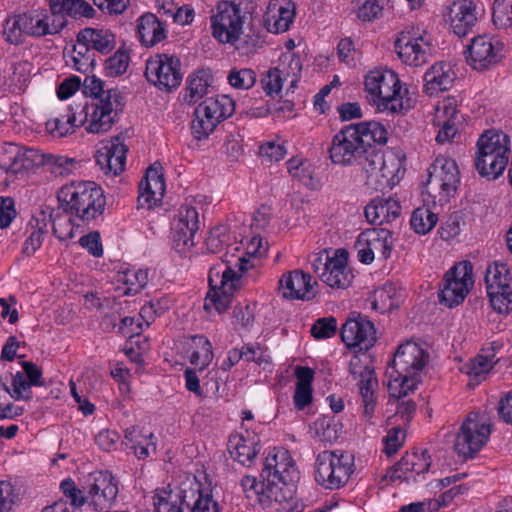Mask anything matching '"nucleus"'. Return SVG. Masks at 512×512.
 <instances>
[{"label":"nucleus","mask_w":512,"mask_h":512,"mask_svg":"<svg viewBox=\"0 0 512 512\" xmlns=\"http://www.w3.org/2000/svg\"><path fill=\"white\" fill-rule=\"evenodd\" d=\"M386 128L376 121H364L343 127L332 139L329 156L334 164L356 165L370 144H386Z\"/></svg>","instance_id":"f257e3e1"},{"label":"nucleus","mask_w":512,"mask_h":512,"mask_svg":"<svg viewBox=\"0 0 512 512\" xmlns=\"http://www.w3.org/2000/svg\"><path fill=\"white\" fill-rule=\"evenodd\" d=\"M427 357L415 342L407 341L398 347L385 372L391 397L399 400L416 389Z\"/></svg>","instance_id":"f03ea898"},{"label":"nucleus","mask_w":512,"mask_h":512,"mask_svg":"<svg viewBox=\"0 0 512 512\" xmlns=\"http://www.w3.org/2000/svg\"><path fill=\"white\" fill-rule=\"evenodd\" d=\"M83 87L84 93H89L96 100L92 104L93 112L86 127L87 132H107L123 111L124 101L120 91L116 88L104 89V82L95 76H86Z\"/></svg>","instance_id":"7ed1b4c3"},{"label":"nucleus","mask_w":512,"mask_h":512,"mask_svg":"<svg viewBox=\"0 0 512 512\" xmlns=\"http://www.w3.org/2000/svg\"><path fill=\"white\" fill-rule=\"evenodd\" d=\"M297 470L287 451L269 454L260 477L267 482L266 493L270 501L282 504L292 498V483Z\"/></svg>","instance_id":"20e7f679"},{"label":"nucleus","mask_w":512,"mask_h":512,"mask_svg":"<svg viewBox=\"0 0 512 512\" xmlns=\"http://www.w3.org/2000/svg\"><path fill=\"white\" fill-rule=\"evenodd\" d=\"M365 90L380 112L398 113L403 109L401 83L390 69H375L365 77Z\"/></svg>","instance_id":"39448f33"},{"label":"nucleus","mask_w":512,"mask_h":512,"mask_svg":"<svg viewBox=\"0 0 512 512\" xmlns=\"http://www.w3.org/2000/svg\"><path fill=\"white\" fill-rule=\"evenodd\" d=\"M66 212L76 215L83 221H90L103 214L106 199L103 190L92 181H79L66 184Z\"/></svg>","instance_id":"423d86ee"},{"label":"nucleus","mask_w":512,"mask_h":512,"mask_svg":"<svg viewBox=\"0 0 512 512\" xmlns=\"http://www.w3.org/2000/svg\"><path fill=\"white\" fill-rule=\"evenodd\" d=\"M353 473V457L337 451H323L315 461V481L325 489L336 490L343 487Z\"/></svg>","instance_id":"0eeeda50"},{"label":"nucleus","mask_w":512,"mask_h":512,"mask_svg":"<svg viewBox=\"0 0 512 512\" xmlns=\"http://www.w3.org/2000/svg\"><path fill=\"white\" fill-rule=\"evenodd\" d=\"M213 37L222 44H231L237 50L245 49L246 40L241 39L243 17L238 5L222 1L217 5V13L211 17Z\"/></svg>","instance_id":"6e6552de"},{"label":"nucleus","mask_w":512,"mask_h":512,"mask_svg":"<svg viewBox=\"0 0 512 512\" xmlns=\"http://www.w3.org/2000/svg\"><path fill=\"white\" fill-rule=\"evenodd\" d=\"M473 265L470 261L455 264L444 275L439 291L440 303L448 308L462 303L474 284Z\"/></svg>","instance_id":"1a4fd4ad"},{"label":"nucleus","mask_w":512,"mask_h":512,"mask_svg":"<svg viewBox=\"0 0 512 512\" xmlns=\"http://www.w3.org/2000/svg\"><path fill=\"white\" fill-rule=\"evenodd\" d=\"M240 275L229 265L224 270L213 267L209 271V285L204 309L214 308L218 313L224 312L231 304L233 292L236 290Z\"/></svg>","instance_id":"9d476101"},{"label":"nucleus","mask_w":512,"mask_h":512,"mask_svg":"<svg viewBox=\"0 0 512 512\" xmlns=\"http://www.w3.org/2000/svg\"><path fill=\"white\" fill-rule=\"evenodd\" d=\"M490 426L478 420V413L471 412L459 428L454 442V450L464 458H473L487 443Z\"/></svg>","instance_id":"9b49d317"},{"label":"nucleus","mask_w":512,"mask_h":512,"mask_svg":"<svg viewBox=\"0 0 512 512\" xmlns=\"http://www.w3.org/2000/svg\"><path fill=\"white\" fill-rule=\"evenodd\" d=\"M145 76L160 90L170 92L181 84V62L176 56L157 54L147 60Z\"/></svg>","instance_id":"f8f14e48"},{"label":"nucleus","mask_w":512,"mask_h":512,"mask_svg":"<svg viewBox=\"0 0 512 512\" xmlns=\"http://www.w3.org/2000/svg\"><path fill=\"white\" fill-rule=\"evenodd\" d=\"M156 512H219V507L209 496L203 497L199 489L182 490L173 497H158Z\"/></svg>","instance_id":"ddd939ff"},{"label":"nucleus","mask_w":512,"mask_h":512,"mask_svg":"<svg viewBox=\"0 0 512 512\" xmlns=\"http://www.w3.org/2000/svg\"><path fill=\"white\" fill-rule=\"evenodd\" d=\"M393 248L391 231L385 228L367 229L360 233L355 249L360 262L370 264L378 255L385 260L390 257Z\"/></svg>","instance_id":"4468645a"},{"label":"nucleus","mask_w":512,"mask_h":512,"mask_svg":"<svg viewBox=\"0 0 512 512\" xmlns=\"http://www.w3.org/2000/svg\"><path fill=\"white\" fill-rule=\"evenodd\" d=\"M349 372L355 380H358L363 414L365 417L371 418L376 404L374 388L378 385L371 361L366 355L363 358L355 355L350 360Z\"/></svg>","instance_id":"2eb2a0df"},{"label":"nucleus","mask_w":512,"mask_h":512,"mask_svg":"<svg viewBox=\"0 0 512 512\" xmlns=\"http://www.w3.org/2000/svg\"><path fill=\"white\" fill-rule=\"evenodd\" d=\"M395 50L405 64L420 66L428 60L431 43L425 35L412 28L399 34L395 41Z\"/></svg>","instance_id":"dca6fc26"},{"label":"nucleus","mask_w":512,"mask_h":512,"mask_svg":"<svg viewBox=\"0 0 512 512\" xmlns=\"http://www.w3.org/2000/svg\"><path fill=\"white\" fill-rule=\"evenodd\" d=\"M460 183L459 170L453 159L439 156L428 169L427 185L443 197L452 196Z\"/></svg>","instance_id":"f3484780"},{"label":"nucleus","mask_w":512,"mask_h":512,"mask_svg":"<svg viewBox=\"0 0 512 512\" xmlns=\"http://www.w3.org/2000/svg\"><path fill=\"white\" fill-rule=\"evenodd\" d=\"M88 494L95 511H106L116 502L119 492L115 477L109 471H98L89 475Z\"/></svg>","instance_id":"a211bd4d"},{"label":"nucleus","mask_w":512,"mask_h":512,"mask_svg":"<svg viewBox=\"0 0 512 512\" xmlns=\"http://www.w3.org/2000/svg\"><path fill=\"white\" fill-rule=\"evenodd\" d=\"M6 152L10 155L8 161L0 163V174H6L5 182L14 180L18 175L24 176L44 162V154L35 149L20 150L11 144Z\"/></svg>","instance_id":"6ab92c4d"},{"label":"nucleus","mask_w":512,"mask_h":512,"mask_svg":"<svg viewBox=\"0 0 512 512\" xmlns=\"http://www.w3.org/2000/svg\"><path fill=\"white\" fill-rule=\"evenodd\" d=\"M199 229V215L191 206H182L172 226L173 247L185 252L195 245L194 236Z\"/></svg>","instance_id":"aec40b11"},{"label":"nucleus","mask_w":512,"mask_h":512,"mask_svg":"<svg viewBox=\"0 0 512 512\" xmlns=\"http://www.w3.org/2000/svg\"><path fill=\"white\" fill-rule=\"evenodd\" d=\"M340 335L348 348H358L359 351H368L376 342L374 324L361 316L348 319L342 325Z\"/></svg>","instance_id":"412c9836"},{"label":"nucleus","mask_w":512,"mask_h":512,"mask_svg":"<svg viewBox=\"0 0 512 512\" xmlns=\"http://www.w3.org/2000/svg\"><path fill=\"white\" fill-rule=\"evenodd\" d=\"M467 62L475 70L483 71L497 64L501 58V47L483 35L474 37L467 47Z\"/></svg>","instance_id":"4be33fe9"},{"label":"nucleus","mask_w":512,"mask_h":512,"mask_svg":"<svg viewBox=\"0 0 512 512\" xmlns=\"http://www.w3.org/2000/svg\"><path fill=\"white\" fill-rule=\"evenodd\" d=\"M446 20L455 35L464 37L478 21L476 4L472 0H456L447 7Z\"/></svg>","instance_id":"5701e85b"},{"label":"nucleus","mask_w":512,"mask_h":512,"mask_svg":"<svg viewBox=\"0 0 512 512\" xmlns=\"http://www.w3.org/2000/svg\"><path fill=\"white\" fill-rule=\"evenodd\" d=\"M312 276L302 270H293L282 275L279 280V292L286 299L311 300L315 297Z\"/></svg>","instance_id":"b1692460"},{"label":"nucleus","mask_w":512,"mask_h":512,"mask_svg":"<svg viewBox=\"0 0 512 512\" xmlns=\"http://www.w3.org/2000/svg\"><path fill=\"white\" fill-rule=\"evenodd\" d=\"M431 465L430 456L427 450L421 453H406L395 465L389 468L384 475L385 480L394 482L396 480L409 481L410 474L419 475L429 470Z\"/></svg>","instance_id":"393cba45"},{"label":"nucleus","mask_w":512,"mask_h":512,"mask_svg":"<svg viewBox=\"0 0 512 512\" xmlns=\"http://www.w3.org/2000/svg\"><path fill=\"white\" fill-rule=\"evenodd\" d=\"M127 146L115 137L97 151L96 163L105 174L119 175L125 169Z\"/></svg>","instance_id":"a878e982"},{"label":"nucleus","mask_w":512,"mask_h":512,"mask_svg":"<svg viewBox=\"0 0 512 512\" xmlns=\"http://www.w3.org/2000/svg\"><path fill=\"white\" fill-rule=\"evenodd\" d=\"M165 181L161 173V166L151 165L139 184V206L147 205L148 208L153 207L158 201H161L165 193Z\"/></svg>","instance_id":"bb28decb"},{"label":"nucleus","mask_w":512,"mask_h":512,"mask_svg":"<svg viewBox=\"0 0 512 512\" xmlns=\"http://www.w3.org/2000/svg\"><path fill=\"white\" fill-rule=\"evenodd\" d=\"M353 277L348 266V253L344 249L336 250L322 281L331 288L345 289L350 286Z\"/></svg>","instance_id":"cd10ccee"},{"label":"nucleus","mask_w":512,"mask_h":512,"mask_svg":"<svg viewBox=\"0 0 512 512\" xmlns=\"http://www.w3.org/2000/svg\"><path fill=\"white\" fill-rule=\"evenodd\" d=\"M365 217L376 225L392 223L401 215V205L394 198H376L365 207Z\"/></svg>","instance_id":"c85d7f7f"},{"label":"nucleus","mask_w":512,"mask_h":512,"mask_svg":"<svg viewBox=\"0 0 512 512\" xmlns=\"http://www.w3.org/2000/svg\"><path fill=\"white\" fill-rule=\"evenodd\" d=\"M231 435L228 440V450L232 458L242 465L249 466L260 451L259 438L246 432Z\"/></svg>","instance_id":"c756f323"},{"label":"nucleus","mask_w":512,"mask_h":512,"mask_svg":"<svg viewBox=\"0 0 512 512\" xmlns=\"http://www.w3.org/2000/svg\"><path fill=\"white\" fill-rule=\"evenodd\" d=\"M454 79L455 73L449 64L436 63L424 74V91L428 95L446 91L452 86Z\"/></svg>","instance_id":"7c9ffc66"},{"label":"nucleus","mask_w":512,"mask_h":512,"mask_svg":"<svg viewBox=\"0 0 512 512\" xmlns=\"http://www.w3.org/2000/svg\"><path fill=\"white\" fill-rule=\"evenodd\" d=\"M356 165L361 166L365 171L368 182L373 177L378 179L380 176L386 180V183H389L393 175V171L388 169L386 161L384 160V155L380 151L376 150L373 147V144L365 147V152L361 155V159L357 161Z\"/></svg>","instance_id":"2f4dec72"},{"label":"nucleus","mask_w":512,"mask_h":512,"mask_svg":"<svg viewBox=\"0 0 512 512\" xmlns=\"http://www.w3.org/2000/svg\"><path fill=\"white\" fill-rule=\"evenodd\" d=\"M78 40L101 54H109L116 47V36L109 29L85 28L78 33Z\"/></svg>","instance_id":"473e14b6"},{"label":"nucleus","mask_w":512,"mask_h":512,"mask_svg":"<svg viewBox=\"0 0 512 512\" xmlns=\"http://www.w3.org/2000/svg\"><path fill=\"white\" fill-rule=\"evenodd\" d=\"M295 16V6L291 2H285V5L276 4L269 6L265 14L264 21L267 30L271 33H281L289 29Z\"/></svg>","instance_id":"72a5a7b5"},{"label":"nucleus","mask_w":512,"mask_h":512,"mask_svg":"<svg viewBox=\"0 0 512 512\" xmlns=\"http://www.w3.org/2000/svg\"><path fill=\"white\" fill-rule=\"evenodd\" d=\"M137 31L141 43L146 47H152L166 38L165 27L151 13L144 14L139 18Z\"/></svg>","instance_id":"f704fd0d"},{"label":"nucleus","mask_w":512,"mask_h":512,"mask_svg":"<svg viewBox=\"0 0 512 512\" xmlns=\"http://www.w3.org/2000/svg\"><path fill=\"white\" fill-rule=\"evenodd\" d=\"M477 151L496 156H509L510 139L502 131L487 130L477 142Z\"/></svg>","instance_id":"c9c22d12"},{"label":"nucleus","mask_w":512,"mask_h":512,"mask_svg":"<svg viewBox=\"0 0 512 512\" xmlns=\"http://www.w3.org/2000/svg\"><path fill=\"white\" fill-rule=\"evenodd\" d=\"M485 284L487 291L512 292V274L505 263L494 262L486 269Z\"/></svg>","instance_id":"e433bc0d"},{"label":"nucleus","mask_w":512,"mask_h":512,"mask_svg":"<svg viewBox=\"0 0 512 512\" xmlns=\"http://www.w3.org/2000/svg\"><path fill=\"white\" fill-rule=\"evenodd\" d=\"M509 156H496L477 151L475 154V168L482 177L496 179L504 172Z\"/></svg>","instance_id":"4c0bfd02"},{"label":"nucleus","mask_w":512,"mask_h":512,"mask_svg":"<svg viewBox=\"0 0 512 512\" xmlns=\"http://www.w3.org/2000/svg\"><path fill=\"white\" fill-rule=\"evenodd\" d=\"M199 106L205 110L208 115L213 117L218 124L232 116L235 111V103L228 95L208 97L201 102Z\"/></svg>","instance_id":"58836bf2"},{"label":"nucleus","mask_w":512,"mask_h":512,"mask_svg":"<svg viewBox=\"0 0 512 512\" xmlns=\"http://www.w3.org/2000/svg\"><path fill=\"white\" fill-rule=\"evenodd\" d=\"M212 83V75L209 70H199L188 78V85L184 95V101L195 104L207 94Z\"/></svg>","instance_id":"ea45409f"},{"label":"nucleus","mask_w":512,"mask_h":512,"mask_svg":"<svg viewBox=\"0 0 512 512\" xmlns=\"http://www.w3.org/2000/svg\"><path fill=\"white\" fill-rule=\"evenodd\" d=\"M16 23L22 28L24 35L43 36L46 34H54L50 29L48 17L42 18L39 15L25 13L16 16Z\"/></svg>","instance_id":"a19ab883"},{"label":"nucleus","mask_w":512,"mask_h":512,"mask_svg":"<svg viewBox=\"0 0 512 512\" xmlns=\"http://www.w3.org/2000/svg\"><path fill=\"white\" fill-rule=\"evenodd\" d=\"M267 251L268 242L264 241L260 236H254L247 245L246 253L237 259L235 266H237L241 272H245L255 265L251 261V258H262L267 254Z\"/></svg>","instance_id":"79ce46f5"},{"label":"nucleus","mask_w":512,"mask_h":512,"mask_svg":"<svg viewBox=\"0 0 512 512\" xmlns=\"http://www.w3.org/2000/svg\"><path fill=\"white\" fill-rule=\"evenodd\" d=\"M218 123L199 105L195 108L191 123L192 134L197 140L205 139L214 131Z\"/></svg>","instance_id":"37998d69"},{"label":"nucleus","mask_w":512,"mask_h":512,"mask_svg":"<svg viewBox=\"0 0 512 512\" xmlns=\"http://www.w3.org/2000/svg\"><path fill=\"white\" fill-rule=\"evenodd\" d=\"M437 220V215L423 206L413 211L410 224L416 233L426 234L436 225Z\"/></svg>","instance_id":"c03bdc74"},{"label":"nucleus","mask_w":512,"mask_h":512,"mask_svg":"<svg viewBox=\"0 0 512 512\" xmlns=\"http://www.w3.org/2000/svg\"><path fill=\"white\" fill-rule=\"evenodd\" d=\"M230 235L225 225H217L209 232L205 246L209 253L217 254L229 247Z\"/></svg>","instance_id":"a18cd8bd"},{"label":"nucleus","mask_w":512,"mask_h":512,"mask_svg":"<svg viewBox=\"0 0 512 512\" xmlns=\"http://www.w3.org/2000/svg\"><path fill=\"white\" fill-rule=\"evenodd\" d=\"M130 62L128 50L124 46L119 47L114 55L105 61V72L108 76L116 77L126 72Z\"/></svg>","instance_id":"49530a36"},{"label":"nucleus","mask_w":512,"mask_h":512,"mask_svg":"<svg viewBox=\"0 0 512 512\" xmlns=\"http://www.w3.org/2000/svg\"><path fill=\"white\" fill-rule=\"evenodd\" d=\"M492 19L498 29L512 28V0H495Z\"/></svg>","instance_id":"de8ad7c7"},{"label":"nucleus","mask_w":512,"mask_h":512,"mask_svg":"<svg viewBox=\"0 0 512 512\" xmlns=\"http://www.w3.org/2000/svg\"><path fill=\"white\" fill-rule=\"evenodd\" d=\"M66 499L70 506L66 512H82V507L88 503L90 497L85 495L84 491L71 478H66Z\"/></svg>","instance_id":"09e8293b"},{"label":"nucleus","mask_w":512,"mask_h":512,"mask_svg":"<svg viewBox=\"0 0 512 512\" xmlns=\"http://www.w3.org/2000/svg\"><path fill=\"white\" fill-rule=\"evenodd\" d=\"M227 80L236 89L248 90L256 82V73L250 68H233L228 73Z\"/></svg>","instance_id":"8fccbe9b"},{"label":"nucleus","mask_w":512,"mask_h":512,"mask_svg":"<svg viewBox=\"0 0 512 512\" xmlns=\"http://www.w3.org/2000/svg\"><path fill=\"white\" fill-rule=\"evenodd\" d=\"M492 367L491 360L488 357L478 355L469 363L464 365L463 371L471 380H474L476 384H478L483 376L492 369Z\"/></svg>","instance_id":"3c124183"},{"label":"nucleus","mask_w":512,"mask_h":512,"mask_svg":"<svg viewBox=\"0 0 512 512\" xmlns=\"http://www.w3.org/2000/svg\"><path fill=\"white\" fill-rule=\"evenodd\" d=\"M70 386V394L77 404V409L84 416L92 415L95 411V406L88 399L87 390L81 385L77 384L75 381H69Z\"/></svg>","instance_id":"603ef678"},{"label":"nucleus","mask_w":512,"mask_h":512,"mask_svg":"<svg viewBox=\"0 0 512 512\" xmlns=\"http://www.w3.org/2000/svg\"><path fill=\"white\" fill-rule=\"evenodd\" d=\"M198 343L201 344L200 351H194L191 354L190 362L200 370H204L213 359L212 345L208 339L203 336L195 337Z\"/></svg>","instance_id":"864d4df0"},{"label":"nucleus","mask_w":512,"mask_h":512,"mask_svg":"<svg viewBox=\"0 0 512 512\" xmlns=\"http://www.w3.org/2000/svg\"><path fill=\"white\" fill-rule=\"evenodd\" d=\"M394 291L392 285H385L382 288L376 289L373 294L372 308L381 313L392 310L394 307L392 300Z\"/></svg>","instance_id":"5fc2aeb1"},{"label":"nucleus","mask_w":512,"mask_h":512,"mask_svg":"<svg viewBox=\"0 0 512 512\" xmlns=\"http://www.w3.org/2000/svg\"><path fill=\"white\" fill-rule=\"evenodd\" d=\"M71 60L73 62V69L81 73H87L93 64L89 48L84 42L74 46Z\"/></svg>","instance_id":"6e6d98bb"},{"label":"nucleus","mask_w":512,"mask_h":512,"mask_svg":"<svg viewBox=\"0 0 512 512\" xmlns=\"http://www.w3.org/2000/svg\"><path fill=\"white\" fill-rule=\"evenodd\" d=\"M64 190V187L59 188L57 192V199L59 202V205L56 208H49L47 207V210H49V222L52 227L53 234L62 241L64 239L62 235V228H63V214H64V208H63V199L61 197V193Z\"/></svg>","instance_id":"4d7b16f0"},{"label":"nucleus","mask_w":512,"mask_h":512,"mask_svg":"<svg viewBox=\"0 0 512 512\" xmlns=\"http://www.w3.org/2000/svg\"><path fill=\"white\" fill-rule=\"evenodd\" d=\"M95 14V9L84 0H66V15L74 19H92Z\"/></svg>","instance_id":"13d9d810"},{"label":"nucleus","mask_w":512,"mask_h":512,"mask_svg":"<svg viewBox=\"0 0 512 512\" xmlns=\"http://www.w3.org/2000/svg\"><path fill=\"white\" fill-rule=\"evenodd\" d=\"M337 331V321L334 317L319 318L311 327V334L316 339H326L334 336Z\"/></svg>","instance_id":"bf43d9fd"},{"label":"nucleus","mask_w":512,"mask_h":512,"mask_svg":"<svg viewBox=\"0 0 512 512\" xmlns=\"http://www.w3.org/2000/svg\"><path fill=\"white\" fill-rule=\"evenodd\" d=\"M284 72L285 68L275 67L267 72L266 78L262 79L263 89L268 95L281 91Z\"/></svg>","instance_id":"052dcab7"},{"label":"nucleus","mask_w":512,"mask_h":512,"mask_svg":"<svg viewBox=\"0 0 512 512\" xmlns=\"http://www.w3.org/2000/svg\"><path fill=\"white\" fill-rule=\"evenodd\" d=\"M357 17L362 21L377 19L383 10L379 0H358Z\"/></svg>","instance_id":"680f3d73"},{"label":"nucleus","mask_w":512,"mask_h":512,"mask_svg":"<svg viewBox=\"0 0 512 512\" xmlns=\"http://www.w3.org/2000/svg\"><path fill=\"white\" fill-rule=\"evenodd\" d=\"M83 102L76 104H68L67 120L66 122L70 124L72 127H81L88 119V102L86 97H82Z\"/></svg>","instance_id":"e2e57ef3"},{"label":"nucleus","mask_w":512,"mask_h":512,"mask_svg":"<svg viewBox=\"0 0 512 512\" xmlns=\"http://www.w3.org/2000/svg\"><path fill=\"white\" fill-rule=\"evenodd\" d=\"M405 438V431L401 427L397 426L391 428L388 431L387 436L384 438L385 454L387 456L394 455L399 450V448L404 444Z\"/></svg>","instance_id":"0e129e2a"},{"label":"nucleus","mask_w":512,"mask_h":512,"mask_svg":"<svg viewBox=\"0 0 512 512\" xmlns=\"http://www.w3.org/2000/svg\"><path fill=\"white\" fill-rule=\"evenodd\" d=\"M243 358L250 362L253 361L258 365L268 364L271 362V357L266 348L261 347L259 344H245L242 348Z\"/></svg>","instance_id":"69168bd1"},{"label":"nucleus","mask_w":512,"mask_h":512,"mask_svg":"<svg viewBox=\"0 0 512 512\" xmlns=\"http://www.w3.org/2000/svg\"><path fill=\"white\" fill-rule=\"evenodd\" d=\"M493 309L500 314H508L512 310V292L487 291Z\"/></svg>","instance_id":"338daca9"},{"label":"nucleus","mask_w":512,"mask_h":512,"mask_svg":"<svg viewBox=\"0 0 512 512\" xmlns=\"http://www.w3.org/2000/svg\"><path fill=\"white\" fill-rule=\"evenodd\" d=\"M12 396L16 399L29 400L32 397L31 387L34 386L29 380L25 378V375L21 372H17L12 379Z\"/></svg>","instance_id":"774afa93"}]
</instances>
